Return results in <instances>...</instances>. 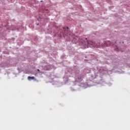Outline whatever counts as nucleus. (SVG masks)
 Listing matches in <instances>:
<instances>
[{
  "label": "nucleus",
  "instance_id": "f257e3e1",
  "mask_svg": "<svg viewBox=\"0 0 130 130\" xmlns=\"http://www.w3.org/2000/svg\"><path fill=\"white\" fill-rule=\"evenodd\" d=\"M105 46H110V45H112L111 43H110V42H105Z\"/></svg>",
  "mask_w": 130,
  "mask_h": 130
},
{
  "label": "nucleus",
  "instance_id": "f03ea898",
  "mask_svg": "<svg viewBox=\"0 0 130 130\" xmlns=\"http://www.w3.org/2000/svg\"><path fill=\"white\" fill-rule=\"evenodd\" d=\"M28 80H29V81L31 80H34V79H35V77L34 76L31 77V76H28L27 77Z\"/></svg>",
  "mask_w": 130,
  "mask_h": 130
},
{
  "label": "nucleus",
  "instance_id": "7ed1b4c3",
  "mask_svg": "<svg viewBox=\"0 0 130 130\" xmlns=\"http://www.w3.org/2000/svg\"><path fill=\"white\" fill-rule=\"evenodd\" d=\"M63 29H64V31H66L67 30H67H69V27H64Z\"/></svg>",
  "mask_w": 130,
  "mask_h": 130
},
{
  "label": "nucleus",
  "instance_id": "20e7f679",
  "mask_svg": "<svg viewBox=\"0 0 130 130\" xmlns=\"http://www.w3.org/2000/svg\"><path fill=\"white\" fill-rule=\"evenodd\" d=\"M38 72H40V70L39 69H37Z\"/></svg>",
  "mask_w": 130,
  "mask_h": 130
}]
</instances>
